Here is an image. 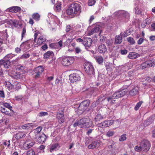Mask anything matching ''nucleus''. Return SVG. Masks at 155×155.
<instances>
[{
    "mask_svg": "<svg viewBox=\"0 0 155 155\" xmlns=\"http://www.w3.org/2000/svg\"><path fill=\"white\" fill-rule=\"evenodd\" d=\"M5 86L8 88L9 90H12L14 87L13 84L12 85L11 83L9 82H8L7 84H6Z\"/></svg>",
    "mask_w": 155,
    "mask_h": 155,
    "instance_id": "de8ad7c7",
    "label": "nucleus"
},
{
    "mask_svg": "<svg viewBox=\"0 0 155 155\" xmlns=\"http://www.w3.org/2000/svg\"><path fill=\"white\" fill-rule=\"evenodd\" d=\"M90 120L88 118H83L74 123L73 127L78 126L82 128H88L91 126Z\"/></svg>",
    "mask_w": 155,
    "mask_h": 155,
    "instance_id": "7ed1b4c3",
    "label": "nucleus"
},
{
    "mask_svg": "<svg viewBox=\"0 0 155 155\" xmlns=\"http://www.w3.org/2000/svg\"><path fill=\"white\" fill-rule=\"evenodd\" d=\"M140 145L142 148L143 151L147 152L149 150L150 147L149 142L147 140H143L142 141Z\"/></svg>",
    "mask_w": 155,
    "mask_h": 155,
    "instance_id": "0eeeda50",
    "label": "nucleus"
},
{
    "mask_svg": "<svg viewBox=\"0 0 155 155\" xmlns=\"http://www.w3.org/2000/svg\"><path fill=\"white\" fill-rule=\"evenodd\" d=\"M101 27L98 25H96L94 28L90 31L89 34V35H91L93 34L98 32L100 30Z\"/></svg>",
    "mask_w": 155,
    "mask_h": 155,
    "instance_id": "a211bd4d",
    "label": "nucleus"
},
{
    "mask_svg": "<svg viewBox=\"0 0 155 155\" xmlns=\"http://www.w3.org/2000/svg\"><path fill=\"white\" fill-rule=\"evenodd\" d=\"M25 135V132L20 131L17 133L14 136V137L17 140L22 138Z\"/></svg>",
    "mask_w": 155,
    "mask_h": 155,
    "instance_id": "5701e85b",
    "label": "nucleus"
},
{
    "mask_svg": "<svg viewBox=\"0 0 155 155\" xmlns=\"http://www.w3.org/2000/svg\"><path fill=\"white\" fill-rule=\"evenodd\" d=\"M35 138L40 143H44L46 140V136L44 134L36 137Z\"/></svg>",
    "mask_w": 155,
    "mask_h": 155,
    "instance_id": "2eb2a0df",
    "label": "nucleus"
},
{
    "mask_svg": "<svg viewBox=\"0 0 155 155\" xmlns=\"http://www.w3.org/2000/svg\"><path fill=\"white\" fill-rule=\"evenodd\" d=\"M74 58L73 57L68 56L64 58L62 61V64L64 66H68L72 64Z\"/></svg>",
    "mask_w": 155,
    "mask_h": 155,
    "instance_id": "423d86ee",
    "label": "nucleus"
},
{
    "mask_svg": "<svg viewBox=\"0 0 155 155\" xmlns=\"http://www.w3.org/2000/svg\"><path fill=\"white\" fill-rule=\"evenodd\" d=\"M15 55L12 54H8L4 57V59L10 61V59L12 58Z\"/></svg>",
    "mask_w": 155,
    "mask_h": 155,
    "instance_id": "58836bf2",
    "label": "nucleus"
},
{
    "mask_svg": "<svg viewBox=\"0 0 155 155\" xmlns=\"http://www.w3.org/2000/svg\"><path fill=\"white\" fill-rule=\"evenodd\" d=\"M46 41V39L43 36H41L39 37L37 41V44L35 45L36 47L41 45L42 43Z\"/></svg>",
    "mask_w": 155,
    "mask_h": 155,
    "instance_id": "4be33fe9",
    "label": "nucleus"
},
{
    "mask_svg": "<svg viewBox=\"0 0 155 155\" xmlns=\"http://www.w3.org/2000/svg\"><path fill=\"white\" fill-rule=\"evenodd\" d=\"M62 40H60L57 43V46L58 45L60 47L62 46Z\"/></svg>",
    "mask_w": 155,
    "mask_h": 155,
    "instance_id": "774afa93",
    "label": "nucleus"
},
{
    "mask_svg": "<svg viewBox=\"0 0 155 155\" xmlns=\"http://www.w3.org/2000/svg\"><path fill=\"white\" fill-rule=\"evenodd\" d=\"M32 126V124L28 123L23 125L21 126V127L23 129L28 130V129L31 128Z\"/></svg>",
    "mask_w": 155,
    "mask_h": 155,
    "instance_id": "7c9ffc66",
    "label": "nucleus"
},
{
    "mask_svg": "<svg viewBox=\"0 0 155 155\" xmlns=\"http://www.w3.org/2000/svg\"><path fill=\"white\" fill-rule=\"evenodd\" d=\"M103 118L104 116L103 115H102L101 114H99L96 116L94 120L95 122H97L100 121V120L103 119Z\"/></svg>",
    "mask_w": 155,
    "mask_h": 155,
    "instance_id": "cd10ccee",
    "label": "nucleus"
},
{
    "mask_svg": "<svg viewBox=\"0 0 155 155\" xmlns=\"http://www.w3.org/2000/svg\"><path fill=\"white\" fill-rule=\"evenodd\" d=\"M127 90L124 89L115 92L111 96L107 98V101L110 103L114 104L115 101L114 99L122 97L126 95L127 91Z\"/></svg>",
    "mask_w": 155,
    "mask_h": 155,
    "instance_id": "f03ea898",
    "label": "nucleus"
},
{
    "mask_svg": "<svg viewBox=\"0 0 155 155\" xmlns=\"http://www.w3.org/2000/svg\"><path fill=\"white\" fill-rule=\"evenodd\" d=\"M143 103L142 101H140L138 102L136 105V106L134 107V109L135 110H138L140 107L141 106V104Z\"/></svg>",
    "mask_w": 155,
    "mask_h": 155,
    "instance_id": "c03bdc74",
    "label": "nucleus"
},
{
    "mask_svg": "<svg viewBox=\"0 0 155 155\" xmlns=\"http://www.w3.org/2000/svg\"><path fill=\"white\" fill-rule=\"evenodd\" d=\"M21 10L20 7L17 6H13L7 8L5 11L6 12H10L16 13L19 12Z\"/></svg>",
    "mask_w": 155,
    "mask_h": 155,
    "instance_id": "f8f14e48",
    "label": "nucleus"
},
{
    "mask_svg": "<svg viewBox=\"0 0 155 155\" xmlns=\"http://www.w3.org/2000/svg\"><path fill=\"white\" fill-rule=\"evenodd\" d=\"M81 79L80 75L76 73L71 74L69 76V79L71 82L74 83L78 81Z\"/></svg>",
    "mask_w": 155,
    "mask_h": 155,
    "instance_id": "9b49d317",
    "label": "nucleus"
},
{
    "mask_svg": "<svg viewBox=\"0 0 155 155\" xmlns=\"http://www.w3.org/2000/svg\"><path fill=\"white\" fill-rule=\"evenodd\" d=\"M96 61L99 64H101L103 62V59L101 56H97L95 57Z\"/></svg>",
    "mask_w": 155,
    "mask_h": 155,
    "instance_id": "4c0bfd02",
    "label": "nucleus"
},
{
    "mask_svg": "<svg viewBox=\"0 0 155 155\" xmlns=\"http://www.w3.org/2000/svg\"><path fill=\"white\" fill-rule=\"evenodd\" d=\"M134 11L135 13L138 15L141 13L140 7L143 5V2H140L139 0H135L134 1Z\"/></svg>",
    "mask_w": 155,
    "mask_h": 155,
    "instance_id": "6e6552de",
    "label": "nucleus"
},
{
    "mask_svg": "<svg viewBox=\"0 0 155 155\" xmlns=\"http://www.w3.org/2000/svg\"><path fill=\"white\" fill-rule=\"evenodd\" d=\"M121 53L122 54H127V51L126 49L121 50H120Z\"/></svg>",
    "mask_w": 155,
    "mask_h": 155,
    "instance_id": "0e129e2a",
    "label": "nucleus"
},
{
    "mask_svg": "<svg viewBox=\"0 0 155 155\" xmlns=\"http://www.w3.org/2000/svg\"><path fill=\"white\" fill-rule=\"evenodd\" d=\"M48 113L45 112H41L39 113V115L41 117H43L48 115Z\"/></svg>",
    "mask_w": 155,
    "mask_h": 155,
    "instance_id": "5fc2aeb1",
    "label": "nucleus"
},
{
    "mask_svg": "<svg viewBox=\"0 0 155 155\" xmlns=\"http://www.w3.org/2000/svg\"><path fill=\"white\" fill-rule=\"evenodd\" d=\"M61 112L57 113L56 116L60 124L63 123L64 121V117L63 112L62 110H61Z\"/></svg>",
    "mask_w": 155,
    "mask_h": 155,
    "instance_id": "ddd939ff",
    "label": "nucleus"
},
{
    "mask_svg": "<svg viewBox=\"0 0 155 155\" xmlns=\"http://www.w3.org/2000/svg\"><path fill=\"white\" fill-rule=\"evenodd\" d=\"M96 2V0H89L88 2V5L92 6L94 5Z\"/></svg>",
    "mask_w": 155,
    "mask_h": 155,
    "instance_id": "603ef678",
    "label": "nucleus"
},
{
    "mask_svg": "<svg viewBox=\"0 0 155 155\" xmlns=\"http://www.w3.org/2000/svg\"><path fill=\"white\" fill-rule=\"evenodd\" d=\"M30 54L28 53H25L22 55L20 57H18V60H20V59H26L27 58H29L30 57Z\"/></svg>",
    "mask_w": 155,
    "mask_h": 155,
    "instance_id": "e433bc0d",
    "label": "nucleus"
},
{
    "mask_svg": "<svg viewBox=\"0 0 155 155\" xmlns=\"http://www.w3.org/2000/svg\"><path fill=\"white\" fill-rule=\"evenodd\" d=\"M61 4L59 3L56 4L54 5V9L56 11L60 12L61 10Z\"/></svg>",
    "mask_w": 155,
    "mask_h": 155,
    "instance_id": "c9c22d12",
    "label": "nucleus"
},
{
    "mask_svg": "<svg viewBox=\"0 0 155 155\" xmlns=\"http://www.w3.org/2000/svg\"><path fill=\"white\" fill-rule=\"evenodd\" d=\"M13 88L16 90H18L21 88V85L20 83L18 82H15L13 84Z\"/></svg>",
    "mask_w": 155,
    "mask_h": 155,
    "instance_id": "72a5a7b5",
    "label": "nucleus"
},
{
    "mask_svg": "<svg viewBox=\"0 0 155 155\" xmlns=\"http://www.w3.org/2000/svg\"><path fill=\"white\" fill-rule=\"evenodd\" d=\"M0 64L3 65L4 67L6 68H8L10 65V62L8 60H0Z\"/></svg>",
    "mask_w": 155,
    "mask_h": 155,
    "instance_id": "aec40b11",
    "label": "nucleus"
},
{
    "mask_svg": "<svg viewBox=\"0 0 155 155\" xmlns=\"http://www.w3.org/2000/svg\"><path fill=\"white\" fill-rule=\"evenodd\" d=\"M75 50L76 52L77 53H78L81 52V50L79 47H77L75 48Z\"/></svg>",
    "mask_w": 155,
    "mask_h": 155,
    "instance_id": "338daca9",
    "label": "nucleus"
},
{
    "mask_svg": "<svg viewBox=\"0 0 155 155\" xmlns=\"http://www.w3.org/2000/svg\"><path fill=\"white\" fill-rule=\"evenodd\" d=\"M150 30L151 31H155V23H153L152 24Z\"/></svg>",
    "mask_w": 155,
    "mask_h": 155,
    "instance_id": "69168bd1",
    "label": "nucleus"
},
{
    "mask_svg": "<svg viewBox=\"0 0 155 155\" xmlns=\"http://www.w3.org/2000/svg\"><path fill=\"white\" fill-rule=\"evenodd\" d=\"M56 46H57V43H52L49 45V46L52 48H55Z\"/></svg>",
    "mask_w": 155,
    "mask_h": 155,
    "instance_id": "bf43d9fd",
    "label": "nucleus"
},
{
    "mask_svg": "<svg viewBox=\"0 0 155 155\" xmlns=\"http://www.w3.org/2000/svg\"><path fill=\"white\" fill-rule=\"evenodd\" d=\"M26 33V30L25 26L22 29V32L21 33V39H22L23 37H24Z\"/></svg>",
    "mask_w": 155,
    "mask_h": 155,
    "instance_id": "3c124183",
    "label": "nucleus"
},
{
    "mask_svg": "<svg viewBox=\"0 0 155 155\" xmlns=\"http://www.w3.org/2000/svg\"><path fill=\"white\" fill-rule=\"evenodd\" d=\"M42 129V127H41L39 126L37 127L35 130H34V133L35 134L36 136L37 137L38 135H37V134H39L41 131Z\"/></svg>",
    "mask_w": 155,
    "mask_h": 155,
    "instance_id": "ea45409f",
    "label": "nucleus"
},
{
    "mask_svg": "<svg viewBox=\"0 0 155 155\" xmlns=\"http://www.w3.org/2000/svg\"><path fill=\"white\" fill-rule=\"evenodd\" d=\"M107 50L106 47L104 44L100 45L98 49V51L100 53H104L107 52Z\"/></svg>",
    "mask_w": 155,
    "mask_h": 155,
    "instance_id": "f3484780",
    "label": "nucleus"
},
{
    "mask_svg": "<svg viewBox=\"0 0 155 155\" xmlns=\"http://www.w3.org/2000/svg\"><path fill=\"white\" fill-rule=\"evenodd\" d=\"M81 6L77 3L71 4L66 10V13L68 15L74 16L79 15L81 12Z\"/></svg>",
    "mask_w": 155,
    "mask_h": 155,
    "instance_id": "f257e3e1",
    "label": "nucleus"
},
{
    "mask_svg": "<svg viewBox=\"0 0 155 155\" xmlns=\"http://www.w3.org/2000/svg\"><path fill=\"white\" fill-rule=\"evenodd\" d=\"M90 103L89 100H86L80 104L78 107V112H79V113H82L87 108Z\"/></svg>",
    "mask_w": 155,
    "mask_h": 155,
    "instance_id": "39448f33",
    "label": "nucleus"
},
{
    "mask_svg": "<svg viewBox=\"0 0 155 155\" xmlns=\"http://www.w3.org/2000/svg\"><path fill=\"white\" fill-rule=\"evenodd\" d=\"M27 155H35V152L33 150H31L27 152Z\"/></svg>",
    "mask_w": 155,
    "mask_h": 155,
    "instance_id": "864d4df0",
    "label": "nucleus"
},
{
    "mask_svg": "<svg viewBox=\"0 0 155 155\" xmlns=\"http://www.w3.org/2000/svg\"><path fill=\"white\" fill-rule=\"evenodd\" d=\"M114 134L113 131L109 130L106 133V135L108 137H110L113 136Z\"/></svg>",
    "mask_w": 155,
    "mask_h": 155,
    "instance_id": "79ce46f5",
    "label": "nucleus"
},
{
    "mask_svg": "<svg viewBox=\"0 0 155 155\" xmlns=\"http://www.w3.org/2000/svg\"><path fill=\"white\" fill-rule=\"evenodd\" d=\"M140 56V55L136 52H130L128 55V58L131 59H136Z\"/></svg>",
    "mask_w": 155,
    "mask_h": 155,
    "instance_id": "b1692460",
    "label": "nucleus"
},
{
    "mask_svg": "<svg viewBox=\"0 0 155 155\" xmlns=\"http://www.w3.org/2000/svg\"><path fill=\"white\" fill-rule=\"evenodd\" d=\"M76 40L77 42H81L84 45V39H83L79 38L76 39Z\"/></svg>",
    "mask_w": 155,
    "mask_h": 155,
    "instance_id": "13d9d810",
    "label": "nucleus"
},
{
    "mask_svg": "<svg viewBox=\"0 0 155 155\" xmlns=\"http://www.w3.org/2000/svg\"><path fill=\"white\" fill-rule=\"evenodd\" d=\"M2 103V105L4 106L5 107L7 108L10 110L12 108V107L10 105L7 103H4L3 102Z\"/></svg>",
    "mask_w": 155,
    "mask_h": 155,
    "instance_id": "49530a36",
    "label": "nucleus"
},
{
    "mask_svg": "<svg viewBox=\"0 0 155 155\" xmlns=\"http://www.w3.org/2000/svg\"><path fill=\"white\" fill-rule=\"evenodd\" d=\"M127 41L131 44H134L135 43L134 39L131 37H129L127 38Z\"/></svg>",
    "mask_w": 155,
    "mask_h": 155,
    "instance_id": "37998d69",
    "label": "nucleus"
},
{
    "mask_svg": "<svg viewBox=\"0 0 155 155\" xmlns=\"http://www.w3.org/2000/svg\"><path fill=\"white\" fill-rule=\"evenodd\" d=\"M59 146L58 144L55 143L51 145L50 150V151L52 152L54 150H56L59 148Z\"/></svg>",
    "mask_w": 155,
    "mask_h": 155,
    "instance_id": "f704fd0d",
    "label": "nucleus"
},
{
    "mask_svg": "<svg viewBox=\"0 0 155 155\" xmlns=\"http://www.w3.org/2000/svg\"><path fill=\"white\" fill-rule=\"evenodd\" d=\"M32 18L36 21H39L40 18V15L38 13H35L32 15Z\"/></svg>",
    "mask_w": 155,
    "mask_h": 155,
    "instance_id": "c85d7f7f",
    "label": "nucleus"
},
{
    "mask_svg": "<svg viewBox=\"0 0 155 155\" xmlns=\"http://www.w3.org/2000/svg\"><path fill=\"white\" fill-rule=\"evenodd\" d=\"M106 39V37H104L103 36L101 35L100 37V41L101 42H103Z\"/></svg>",
    "mask_w": 155,
    "mask_h": 155,
    "instance_id": "052dcab7",
    "label": "nucleus"
},
{
    "mask_svg": "<svg viewBox=\"0 0 155 155\" xmlns=\"http://www.w3.org/2000/svg\"><path fill=\"white\" fill-rule=\"evenodd\" d=\"M139 88L138 87H134V88L130 90L129 93L130 95L134 96L137 94L139 90Z\"/></svg>",
    "mask_w": 155,
    "mask_h": 155,
    "instance_id": "412c9836",
    "label": "nucleus"
},
{
    "mask_svg": "<svg viewBox=\"0 0 155 155\" xmlns=\"http://www.w3.org/2000/svg\"><path fill=\"white\" fill-rule=\"evenodd\" d=\"M114 123V120H105L101 123L98 124V127L102 128L107 127L112 125Z\"/></svg>",
    "mask_w": 155,
    "mask_h": 155,
    "instance_id": "9d476101",
    "label": "nucleus"
},
{
    "mask_svg": "<svg viewBox=\"0 0 155 155\" xmlns=\"http://www.w3.org/2000/svg\"><path fill=\"white\" fill-rule=\"evenodd\" d=\"M126 135L124 134L122 135L119 138V140L120 141H123L126 140L127 139Z\"/></svg>",
    "mask_w": 155,
    "mask_h": 155,
    "instance_id": "09e8293b",
    "label": "nucleus"
},
{
    "mask_svg": "<svg viewBox=\"0 0 155 155\" xmlns=\"http://www.w3.org/2000/svg\"><path fill=\"white\" fill-rule=\"evenodd\" d=\"M10 141L9 140L8 141H6L4 142L3 144L5 146L7 145L8 147L10 145Z\"/></svg>",
    "mask_w": 155,
    "mask_h": 155,
    "instance_id": "680f3d73",
    "label": "nucleus"
},
{
    "mask_svg": "<svg viewBox=\"0 0 155 155\" xmlns=\"http://www.w3.org/2000/svg\"><path fill=\"white\" fill-rule=\"evenodd\" d=\"M153 118L152 117H150L147 119L145 122L147 125H149L151 124L153 122Z\"/></svg>",
    "mask_w": 155,
    "mask_h": 155,
    "instance_id": "a19ab883",
    "label": "nucleus"
},
{
    "mask_svg": "<svg viewBox=\"0 0 155 155\" xmlns=\"http://www.w3.org/2000/svg\"><path fill=\"white\" fill-rule=\"evenodd\" d=\"M34 144V142L27 141L24 144L23 147L25 150H28Z\"/></svg>",
    "mask_w": 155,
    "mask_h": 155,
    "instance_id": "6ab92c4d",
    "label": "nucleus"
},
{
    "mask_svg": "<svg viewBox=\"0 0 155 155\" xmlns=\"http://www.w3.org/2000/svg\"><path fill=\"white\" fill-rule=\"evenodd\" d=\"M134 149L135 151L137 152L143 151L142 148L140 145V146H136L134 148Z\"/></svg>",
    "mask_w": 155,
    "mask_h": 155,
    "instance_id": "8fccbe9b",
    "label": "nucleus"
},
{
    "mask_svg": "<svg viewBox=\"0 0 155 155\" xmlns=\"http://www.w3.org/2000/svg\"><path fill=\"white\" fill-rule=\"evenodd\" d=\"M148 64L147 63L146 61L145 62L141 64V68L142 69H144L146 68H149L148 66Z\"/></svg>",
    "mask_w": 155,
    "mask_h": 155,
    "instance_id": "a18cd8bd",
    "label": "nucleus"
},
{
    "mask_svg": "<svg viewBox=\"0 0 155 155\" xmlns=\"http://www.w3.org/2000/svg\"><path fill=\"white\" fill-rule=\"evenodd\" d=\"M92 43L91 39L89 38H84V45L86 47H89L91 45Z\"/></svg>",
    "mask_w": 155,
    "mask_h": 155,
    "instance_id": "4468645a",
    "label": "nucleus"
},
{
    "mask_svg": "<svg viewBox=\"0 0 155 155\" xmlns=\"http://www.w3.org/2000/svg\"><path fill=\"white\" fill-rule=\"evenodd\" d=\"M144 39L142 38H140L137 41V44L138 45L141 44L143 42Z\"/></svg>",
    "mask_w": 155,
    "mask_h": 155,
    "instance_id": "e2e57ef3",
    "label": "nucleus"
},
{
    "mask_svg": "<svg viewBox=\"0 0 155 155\" xmlns=\"http://www.w3.org/2000/svg\"><path fill=\"white\" fill-rule=\"evenodd\" d=\"M54 54L52 51H48L44 54V57L45 58H47L50 57H52Z\"/></svg>",
    "mask_w": 155,
    "mask_h": 155,
    "instance_id": "2f4dec72",
    "label": "nucleus"
},
{
    "mask_svg": "<svg viewBox=\"0 0 155 155\" xmlns=\"http://www.w3.org/2000/svg\"><path fill=\"white\" fill-rule=\"evenodd\" d=\"M35 73H39L41 74L43 72L44 69L41 66H38L35 69Z\"/></svg>",
    "mask_w": 155,
    "mask_h": 155,
    "instance_id": "c756f323",
    "label": "nucleus"
},
{
    "mask_svg": "<svg viewBox=\"0 0 155 155\" xmlns=\"http://www.w3.org/2000/svg\"><path fill=\"white\" fill-rule=\"evenodd\" d=\"M114 15H115L122 16L124 17L125 18V20L124 21L126 22L128 20L129 18V15L128 12L120 10L117 12H116L114 13Z\"/></svg>",
    "mask_w": 155,
    "mask_h": 155,
    "instance_id": "1a4fd4ad",
    "label": "nucleus"
},
{
    "mask_svg": "<svg viewBox=\"0 0 155 155\" xmlns=\"http://www.w3.org/2000/svg\"><path fill=\"white\" fill-rule=\"evenodd\" d=\"M84 69L88 74H94V69L92 64L90 62L86 63L84 65Z\"/></svg>",
    "mask_w": 155,
    "mask_h": 155,
    "instance_id": "20e7f679",
    "label": "nucleus"
},
{
    "mask_svg": "<svg viewBox=\"0 0 155 155\" xmlns=\"http://www.w3.org/2000/svg\"><path fill=\"white\" fill-rule=\"evenodd\" d=\"M6 21L7 24L10 25H13V20H12L11 19H9L8 20H6Z\"/></svg>",
    "mask_w": 155,
    "mask_h": 155,
    "instance_id": "4d7b16f0",
    "label": "nucleus"
},
{
    "mask_svg": "<svg viewBox=\"0 0 155 155\" xmlns=\"http://www.w3.org/2000/svg\"><path fill=\"white\" fill-rule=\"evenodd\" d=\"M72 41V39H68L64 43V44L65 45H69Z\"/></svg>",
    "mask_w": 155,
    "mask_h": 155,
    "instance_id": "6e6d98bb",
    "label": "nucleus"
},
{
    "mask_svg": "<svg viewBox=\"0 0 155 155\" xmlns=\"http://www.w3.org/2000/svg\"><path fill=\"white\" fill-rule=\"evenodd\" d=\"M100 145V142L98 141H95L93 142L91 144L89 145L88 148L89 149H94L96 147H98Z\"/></svg>",
    "mask_w": 155,
    "mask_h": 155,
    "instance_id": "dca6fc26",
    "label": "nucleus"
},
{
    "mask_svg": "<svg viewBox=\"0 0 155 155\" xmlns=\"http://www.w3.org/2000/svg\"><path fill=\"white\" fill-rule=\"evenodd\" d=\"M147 64H148V66L149 67L154 66L155 64V60L153 59H151L146 61Z\"/></svg>",
    "mask_w": 155,
    "mask_h": 155,
    "instance_id": "473e14b6",
    "label": "nucleus"
},
{
    "mask_svg": "<svg viewBox=\"0 0 155 155\" xmlns=\"http://www.w3.org/2000/svg\"><path fill=\"white\" fill-rule=\"evenodd\" d=\"M0 111L1 112L5 113L6 114L9 115L10 113L9 112L7 111L4 106L2 105V103H0Z\"/></svg>",
    "mask_w": 155,
    "mask_h": 155,
    "instance_id": "393cba45",
    "label": "nucleus"
},
{
    "mask_svg": "<svg viewBox=\"0 0 155 155\" xmlns=\"http://www.w3.org/2000/svg\"><path fill=\"white\" fill-rule=\"evenodd\" d=\"M121 33L120 34V35H117L115 37V42L116 44H120L122 41V37L121 36Z\"/></svg>",
    "mask_w": 155,
    "mask_h": 155,
    "instance_id": "a878e982",
    "label": "nucleus"
},
{
    "mask_svg": "<svg viewBox=\"0 0 155 155\" xmlns=\"http://www.w3.org/2000/svg\"><path fill=\"white\" fill-rule=\"evenodd\" d=\"M22 25V23H20L19 21L18 20H13V25L15 27L19 28L21 27Z\"/></svg>",
    "mask_w": 155,
    "mask_h": 155,
    "instance_id": "bb28decb",
    "label": "nucleus"
}]
</instances>
